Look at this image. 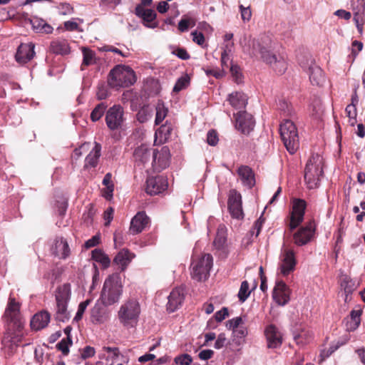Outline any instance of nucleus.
Segmentation results:
<instances>
[{"label": "nucleus", "instance_id": "f257e3e1", "mask_svg": "<svg viewBox=\"0 0 365 365\" xmlns=\"http://www.w3.org/2000/svg\"><path fill=\"white\" fill-rule=\"evenodd\" d=\"M4 317L7 328L2 339L4 349L12 354L20 345L24 337V321L20 312V304L14 297H10Z\"/></svg>", "mask_w": 365, "mask_h": 365}, {"label": "nucleus", "instance_id": "9d476101", "mask_svg": "<svg viewBox=\"0 0 365 365\" xmlns=\"http://www.w3.org/2000/svg\"><path fill=\"white\" fill-rule=\"evenodd\" d=\"M152 166L155 172H160L168 167L170 164V153L167 146H164L160 150H153L152 153Z\"/></svg>", "mask_w": 365, "mask_h": 365}, {"label": "nucleus", "instance_id": "7c9ffc66", "mask_svg": "<svg viewBox=\"0 0 365 365\" xmlns=\"http://www.w3.org/2000/svg\"><path fill=\"white\" fill-rule=\"evenodd\" d=\"M91 322L95 324H103L108 320L106 311L100 305H95L91 310Z\"/></svg>", "mask_w": 365, "mask_h": 365}, {"label": "nucleus", "instance_id": "a878e982", "mask_svg": "<svg viewBox=\"0 0 365 365\" xmlns=\"http://www.w3.org/2000/svg\"><path fill=\"white\" fill-rule=\"evenodd\" d=\"M51 319L50 314L46 311H43L36 314L31 320V327L36 331L45 328L49 323Z\"/></svg>", "mask_w": 365, "mask_h": 365}, {"label": "nucleus", "instance_id": "603ef678", "mask_svg": "<svg viewBox=\"0 0 365 365\" xmlns=\"http://www.w3.org/2000/svg\"><path fill=\"white\" fill-rule=\"evenodd\" d=\"M174 361L176 364L190 365L192 361V359L190 355L187 354H184L178 356H176Z\"/></svg>", "mask_w": 365, "mask_h": 365}, {"label": "nucleus", "instance_id": "c756f323", "mask_svg": "<svg viewBox=\"0 0 365 365\" xmlns=\"http://www.w3.org/2000/svg\"><path fill=\"white\" fill-rule=\"evenodd\" d=\"M101 145L95 143L93 148L91 150L85 160V168H95L98 165L101 156Z\"/></svg>", "mask_w": 365, "mask_h": 365}, {"label": "nucleus", "instance_id": "ea45409f", "mask_svg": "<svg viewBox=\"0 0 365 365\" xmlns=\"http://www.w3.org/2000/svg\"><path fill=\"white\" fill-rule=\"evenodd\" d=\"M155 110H156V114H155V124L159 125L163 122V120L167 116L168 109V108H166L163 102L159 101L157 103Z\"/></svg>", "mask_w": 365, "mask_h": 365}, {"label": "nucleus", "instance_id": "c85d7f7f", "mask_svg": "<svg viewBox=\"0 0 365 365\" xmlns=\"http://www.w3.org/2000/svg\"><path fill=\"white\" fill-rule=\"evenodd\" d=\"M339 282L341 289L344 291L345 294L344 301L348 302L350 300L349 295L356 289L355 283L349 276L345 274L340 275Z\"/></svg>", "mask_w": 365, "mask_h": 365}, {"label": "nucleus", "instance_id": "79ce46f5", "mask_svg": "<svg viewBox=\"0 0 365 365\" xmlns=\"http://www.w3.org/2000/svg\"><path fill=\"white\" fill-rule=\"evenodd\" d=\"M107 108V105L105 103H98L94 109L92 110L91 113V119L93 122H96L103 115L106 110Z\"/></svg>", "mask_w": 365, "mask_h": 365}, {"label": "nucleus", "instance_id": "6e6d98bb", "mask_svg": "<svg viewBox=\"0 0 365 365\" xmlns=\"http://www.w3.org/2000/svg\"><path fill=\"white\" fill-rule=\"evenodd\" d=\"M91 146L90 143L82 144L78 148H76L73 151V157L76 160L79 158L83 153L87 152Z\"/></svg>", "mask_w": 365, "mask_h": 365}, {"label": "nucleus", "instance_id": "a19ab883", "mask_svg": "<svg viewBox=\"0 0 365 365\" xmlns=\"http://www.w3.org/2000/svg\"><path fill=\"white\" fill-rule=\"evenodd\" d=\"M152 114L153 109L149 106H144L136 114V118L140 123H145L151 118Z\"/></svg>", "mask_w": 365, "mask_h": 365}, {"label": "nucleus", "instance_id": "2f4dec72", "mask_svg": "<svg viewBox=\"0 0 365 365\" xmlns=\"http://www.w3.org/2000/svg\"><path fill=\"white\" fill-rule=\"evenodd\" d=\"M50 50L53 53L58 55H66L71 51L69 44L66 39H56L51 41Z\"/></svg>", "mask_w": 365, "mask_h": 365}, {"label": "nucleus", "instance_id": "338daca9", "mask_svg": "<svg viewBox=\"0 0 365 365\" xmlns=\"http://www.w3.org/2000/svg\"><path fill=\"white\" fill-rule=\"evenodd\" d=\"M227 316H228V309L226 307H223L222 309L217 312L214 315L216 321L219 322L224 320Z\"/></svg>", "mask_w": 365, "mask_h": 365}, {"label": "nucleus", "instance_id": "9b49d317", "mask_svg": "<svg viewBox=\"0 0 365 365\" xmlns=\"http://www.w3.org/2000/svg\"><path fill=\"white\" fill-rule=\"evenodd\" d=\"M280 272L286 276L294 270L297 261L292 250L284 248L280 255Z\"/></svg>", "mask_w": 365, "mask_h": 365}, {"label": "nucleus", "instance_id": "58836bf2", "mask_svg": "<svg viewBox=\"0 0 365 365\" xmlns=\"http://www.w3.org/2000/svg\"><path fill=\"white\" fill-rule=\"evenodd\" d=\"M226 241V228L224 225H220L217 228V235L214 240V245L218 250L222 249Z\"/></svg>", "mask_w": 365, "mask_h": 365}, {"label": "nucleus", "instance_id": "39448f33", "mask_svg": "<svg viewBox=\"0 0 365 365\" xmlns=\"http://www.w3.org/2000/svg\"><path fill=\"white\" fill-rule=\"evenodd\" d=\"M140 314L139 302L135 299H131L122 304L118 312V318L123 327L131 328L137 324Z\"/></svg>", "mask_w": 365, "mask_h": 365}, {"label": "nucleus", "instance_id": "f8f14e48", "mask_svg": "<svg viewBox=\"0 0 365 365\" xmlns=\"http://www.w3.org/2000/svg\"><path fill=\"white\" fill-rule=\"evenodd\" d=\"M168 180L163 176L148 178L146 180V192L150 195L160 194L167 190Z\"/></svg>", "mask_w": 365, "mask_h": 365}, {"label": "nucleus", "instance_id": "393cba45", "mask_svg": "<svg viewBox=\"0 0 365 365\" xmlns=\"http://www.w3.org/2000/svg\"><path fill=\"white\" fill-rule=\"evenodd\" d=\"M227 101L236 110L245 108L247 104V96L242 92L235 91L228 95Z\"/></svg>", "mask_w": 365, "mask_h": 365}, {"label": "nucleus", "instance_id": "cd10ccee", "mask_svg": "<svg viewBox=\"0 0 365 365\" xmlns=\"http://www.w3.org/2000/svg\"><path fill=\"white\" fill-rule=\"evenodd\" d=\"M151 156V149L148 148L145 145L138 147L133 154L135 163L138 165H144L149 162Z\"/></svg>", "mask_w": 365, "mask_h": 365}, {"label": "nucleus", "instance_id": "0e129e2a", "mask_svg": "<svg viewBox=\"0 0 365 365\" xmlns=\"http://www.w3.org/2000/svg\"><path fill=\"white\" fill-rule=\"evenodd\" d=\"M190 24L193 26L195 24L194 21L191 19H181L178 23V29L181 32H184L187 30Z\"/></svg>", "mask_w": 365, "mask_h": 365}, {"label": "nucleus", "instance_id": "8fccbe9b", "mask_svg": "<svg viewBox=\"0 0 365 365\" xmlns=\"http://www.w3.org/2000/svg\"><path fill=\"white\" fill-rule=\"evenodd\" d=\"M279 109L284 116H292L294 114L292 105L284 100L279 101Z\"/></svg>", "mask_w": 365, "mask_h": 365}, {"label": "nucleus", "instance_id": "49530a36", "mask_svg": "<svg viewBox=\"0 0 365 365\" xmlns=\"http://www.w3.org/2000/svg\"><path fill=\"white\" fill-rule=\"evenodd\" d=\"M190 83V78L188 76L185 75L183 76H181L177 82L175 83L174 87H173V92L178 93L179 91H182V89L185 88Z\"/></svg>", "mask_w": 365, "mask_h": 365}, {"label": "nucleus", "instance_id": "5fc2aeb1", "mask_svg": "<svg viewBox=\"0 0 365 365\" xmlns=\"http://www.w3.org/2000/svg\"><path fill=\"white\" fill-rule=\"evenodd\" d=\"M244 322H243L242 317H235V318L228 320L226 322V327L229 329L234 330L237 328L240 327V325L242 324Z\"/></svg>", "mask_w": 365, "mask_h": 365}, {"label": "nucleus", "instance_id": "e2e57ef3", "mask_svg": "<svg viewBox=\"0 0 365 365\" xmlns=\"http://www.w3.org/2000/svg\"><path fill=\"white\" fill-rule=\"evenodd\" d=\"M227 343V338L225 336V334L222 333L220 334L215 341V348L217 349H220L222 348Z\"/></svg>", "mask_w": 365, "mask_h": 365}, {"label": "nucleus", "instance_id": "f03ea898", "mask_svg": "<svg viewBox=\"0 0 365 365\" xmlns=\"http://www.w3.org/2000/svg\"><path fill=\"white\" fill-rule=\"evenodd\" d=\"M123 284L119 274L109 275L105 280L101 294V300L105 306L118 303L123 294Z\"/></svg>", "mask_w": 365, "mask_h": 365}, {"label": "nucleus", "instance_id": "a18cd8bd", "mask_svg": "<svg viewBox=\"0 0 365 365\" xmlns=\"http://www.w3.org/2000/svg\"><path fill=\"white\" fill-rule=\"evenodd\" d=\"M72 344L71 337H66L63 339L60 342L56 344V348L62 352L63 355H67L69 353V346Z\"/></svg>", "mask_w": 365, "mask_h": 365}, {"label": "nucleus", "instance_id": "0eeeda50", "mask_svg": "<svg viewBox=\"0 0 365 365\" xmlns=\"http://www.w3.org/2000/svg\"><path fill=\"white\" fill-rule=\"evenodd\" d=\"M212 266V257L210 254H204L197 260L192 263V277L197 281L205 280Z\"/></svg>", "mask_w": 365, "mask_h": 365}, {"label": "nucleus", "instance_id": "473e14b6", "mask_svg": "<svg viewBox=\"0 0 365 365\" xmlns=\"http://www.w3.org/2000/svg\"><path fill=\"white\" fill-rule=\"evenodd\" d=\"M133 257V255L128 250H122L115 257L113 262L120 267L121 271H124Z\"/></svg>", "mask_w": 365, "mask_h": 365}, {"label": "nucleus", "instance_id": "3c124183", "mask_svg": "<svg viewBox=\"0 0 365 365\" xmlns=\"http://www.w3.org/2000/svg\"><path fill=\"white\" fill-rule=\"evenodd\" d=\"M250 294V291H249V284L247 281H243L241 284L239 292L238 297L241 302H245L247 297Z\"/></svg>", "mask_w": 365, "mask_h": 365}, {"label": "nucleus", "instance_id": "4be33fe9", "mask_svg": "<svg viewBox=\"0 0 365 365\" xmlns=\"http://www.w3.org/2000/svg\"><path fill=\"white\" fill-rule=\"evenodd\" d=\"M265 336L269 348H277L281 346L282 334L274 325H269L265 329Z\"/></svg>", "mask_w": 365, "mask_h": 365}, {"label": "nucleus", "instance_id": "69168bd1", "mask_svg": "<svg viewBox=\"0 0 365 365\" xmlns=\"http://www.w3.org/2000/svg\"><path fill=\"white\" fill-rule=\"evenodd\" d=\"M114 191V185H110L106 187L102 190V195L108 200H110L113 198Z\"/></svg>", "mask_w": 365, "mask_h": 365}, {"label": "nucleus", "instance_id": "052dcab7", "mask_svg": "<svg viewBox=\"0 0 365 365\" xmlns=\"http://www.w3.org/2000/svg\"><path fill=\"white\" fill-rule=\"evenodd\" d=\"M191 35L192 36V41L197 44L202 46L205 43V37L202 33L195 31L191 33Z\"/></svg>", "mask_w": 365, "mask_h": 365}, {"label": "nucleus", "instance_id": "6e6552de", "mask_svg": "<svg viewBox=\"0 0 365 365\" xmlns=\"http://www.w3.org/2000/svg\"><path fill=\"white\" fill-rule=\"evenodd\" d=\"M259 53L262 60L269 64L277 74L281 75L285 72L287 65L284 57L272 53L264 47L260 48Z\"/></svg>", "mask_w": 365, "mask_h": 365}, {"label": "nucleus", "instance_id": "09e8293b", "mask_svg": "<svg viewBox=\"0 0 365 365\" xmlns=\"http://www.w3.org/2000/svg\"><path fill=\"white\" fill-rule=\"evenodd\" d=\"M91 302V299H86L79 304L77 312L73 318V322H78L82 319L83 314Z\"/></svg>", "mask_w": 365, "mask_h": 365}, {"label": "nucleus", "instance_id": "bb28decb", "mask_svg": "<svg viewBox=\"0 0 365 365\" xmlns=\"http://www.w3.org/2000/svg\"><path fill=\"white\" fill-rule=\"evenodd\" d=\"M307 72L312 85L317 86L323 85L325 81V78L323 71L319 66L312 62L308 68Z\"/></svg>", "mask_w": 365, "mask_h": 365}, {"label": "nucleus", "instance_id": "c9c22d12", "mask_svg": "<svg viewBox=\"0 0 365 365\" xmlns=\"http://www.w3.org/2000/svg\"><path fill=\"white\" fill-rule=\"evenodd\" d=\"M103 350L107 353L106 360L111 361L110 365H115L120 361V358H124L123 355L120 354L119 349L117 347L104 346Z\"/></svg>", "mask_w": 365, "mask_h": 365}, {"label": "nucleus", "instance_id": "423d86ee", "mask_svg": "<svg viewBox=\"0 0 365 365\" xmlns=\"http://www.w3.org/2000/svg\"><path fill=\"white\" fill-rule=\"evenodd\" d=\"M282 140L287 150L294 154L299 146V136L297 127L291 120H284L279 127Z\"/></svg>", "mask_w": 365, "mask_h": 365}, {"label": "nucleus", "instance_id": "2eb2a0df", "mask_svg": "<svg viewBox=\"0 0 365 365\" xmlns=\"http://www.w3.org/2000/svg\"><path fill=\"white\" fill-rule=\"evenodd\" d=\"M135 14L142 19L143 24L145 26L151 29H155L158 26V23L155 21L156 13L154 10L145 9L141 5H137L135 9Z\"/></svg>", "mask_w": 365, "mask_h": 365}, {"label": "nucleus", "instance_id": "6ab92c4d", "mask_svg": "<svg viewBox=\"0 0 365 365\" xmlns=\"http://www.w3.org/2000/svg\"><path fill=\"white\" fill-rule=\"evenodd\" d=\"M273 298L281 306L285 305L289 301V290L284 282L279 281L276 284L273 290Z\"/></svg>", "mask_w": 365, "mask_h": 365}, {"label": "nucleus", "instance_id": "680f3d73", "mask_svg": "<svg viewBox=\"0 0 365 365\" xmlns=\"http://www.w3.org/2000/svg\"><path fill=\"white\" fill-rule=\"evenodd\" d=\"M73 13V8L67 3L61 4L60 6V14L61 15H70Z\"/></svg>", "mask_w": 365, "mask_h": 365}, {"label": "nucleus", "instance_id": "864d4df0", "mask_svg": "<svg viewBox=\"0 0 365 365\" xmlns=\"http://www.w3.org/2000/svg\"><path fill=\"white\" fill-rule=\"evenodd\" d=\"M45 22L46 21L44 20L37 17H34L30 20L33 29L37 33H40L41 31Z\"/></svg>", "mask_w": 365, "mask_h": 365}, {"label": "nucleus", "instance_id": "72a5a7b5", "mask_svg": "<svg viewBox=\"0 0 365 365\" xmlns=\"http://www.w3.org/2000/svg\"><path fill=\"white\" fill-rule=\"evenodd\" d=\"M71 285L70 284H63L59 286L56 292V303H68L71 299Z\"/></svg>", "mask_w": 365, "mask_h": 365}, {"label": "nucleus", "instance_id": "e433bc0d", "mask_svg": "<svg viewBox=\"0 0 365 365\" xmlns=\"http://www.w3.org/2000/svg\"><path fill=\"white\" fill-rule=\"evenodd\" d=\"M312 333L307 329H302L299 333L294 334V339L299 345H304L310 341Z\"/></svg>", "mask_w": 365, "mask_h": 365}, {"label": "nucleus", "instance_id": "20e7f679", "mask_svg": "<svg viewBox=\"0 0 365 365\" xmlns=\"http://www.w3.org/2000/svg\"><path fill=\"white\" fill-rule=\"evenodd\" d=\"M323 158L321 155H313L307 161L304 169V181L309 189L317 188L323 175Z\"/></svg>", "mask_w": 365, "mask_h": 365}, {"label": "nucleus", "instance_id": "4c0bfd02", "mask_svg": "<svg viewBox=\"0 0 365 365\" xmlns=\"http://www.w3.org/2000/svg\"><path fill=\"white\" fill-rule=\"evenodd\" d=\"M92 259L102 264L104 268L109 267L110 260L101 250L95 249L92 251Z\"/></svg>", "mask_w": 365, "mask_h": 365}, {"label": "nucleus", "instance_id": "7ed1b4c3", "mask_svg": "<svg viewBox=\"0 0 365 365\" xmlns=\"http://www.w3.org/2000/svg\"><path fill=\"white\" fill-rule=\"evenodd\" d=\"M136 81L135 72L129 66L118 65L109 73L108 85L114 88L128 87Z\"/></svg>", "mask_w": 365, "mask_h": 365}, {"label": "nucleus", "instance_id": "bf43d9fd", "mask_svg": "<svg viewBox=\"0 0 365 365\" xmlns=\"http://www.w3.org/2000/svg\"><path fill=\"white\" fill-rule=\"evenodd\" d=\"M95 353H96V351L93 347L90 346H86L82 350L81 358L83 359L91 358L95 355Z\"/></svg>", "mask_w": 365, "mask_h": 365}, {"label": "nucleus", "instance_id": "a211bd4d", "mask_svg": "<svg viewBox=\"0 0 365 365\" xmlns=\"http://www.w3.org/2000/svg\"><path fill=\"white\" fill-rule=\"evenodd\" d=\"M51 252L59 259H66L70 255V248L65 239L57 237L51 246Z\"/></svg>", "mask_w": 365, "mask_h": 365}, {"label": "nucleus", "instance_id": "774afa93", "mask_svg": "<svg viewBox=\"0 0 365 365\" xmlns=\"http://www.w3.org/2000/svg\"><path fill=\"white\" fill-rule=\"evenodd\" d=\"M173 53L176 55L179 58L182 60H187L190 57L187 51L182 48H177L175 51H173Z\"/></svg>", "mask_w": 365, "mask_h": 365}, {"label": "nucleus", "instance_id": "37998d69", "mask_svg": "<svg viewBox=\"0 0 365 365\" xmlns=\"http://www.w3.org/2000/svg\"><path fill=\"white\" fill-rule=\"evenodd\" d=\"M361 311L352 310L350 313L351 321L348 322L347 329L350 330L356 329L360 324Z\"/></svg>", "mask_w": 365, "mask_h": 365}, {"label": "nucleus", "instance_id": "c03bdc74", "mask_svg": "<svg viewBox=\"0 0 365 365\" xmlns=\"http://www.w3.org/2000/svg\"><path fill=\"white\" fill-rule=\"evenodd\" d=\"M82 52L83 55V65L89 66L95 63V53L93 51L83 47Z\"/></svg>", "mask_w": 365, "mask_h": 365}, {"label": "nucleus", "instance_id": "aec40b11", "mask_svg": "<svg viewBox=\"0 0 365 365\" xmlns=\"http://www.w3.org/2000/svg\"><path fill=\"white\" fill-rule=\"evenodd\" d=\"M34 45L31 43H21L16 53V60L20 63H26L34 56Z\"/></svg>", "mask_w": 365, "mask_h": 365}, {"label": "nucleus", "instance_id": "ddd939ff", "mask_svg": "<svg viewBox=\"0 0 365 365\" xmlns=\"http://www.w3.org/2000/svg\"><path fill=\"white\" fill-rule=\"evenodd\" d=\"M305 208L306 202L304 200L300 199L294 200L289 222L290 230L295 229L303 221Z\"/></svg>", "mask_w": 365, "mask_h": 365}, {"label": "nucleus", "instance_id": "1a4fd4ad", "mask_svg": "<svg viewBox=\"0 0 365 365\" xmlns=\"http://www.w3.org/2000/svg\"><path fill=\"white\" fill-rule=\"evenodd\" d=\"M123 108L119 105L110 107L106 113V123L111 130L121 128L124 121Z\"/></svg>", "mask_w": 365, "mask_h": 365}, {"label": "nucleus", "instance_id": "de8ad7c7", "mask_svg": "<svg viewBox=\"0 0 365 365\" xmlns=\"http://www.w3.org/2000/svg\"><path fill=\"white\" fill-rule=\"evenodd\" d=\"M346 113L349 118V123L351 126H354L355 123H356V108L355 104H349L346 106Z\"/></svg>", "mask_w": 365, "mask_h": 365}, {"label": "nucleus", "instance_id": "412c9836", "mask_svg": "<svg viewBox=\"0 0 365 365\" xmlns=\"http://www.w3.org/2000/svg\"><path fill=\"white\" fill-rule=\"evenodd\" d=\"M149 218L143 212H138L131 220L129 231L135 235L141 232L148 225Z\"/></svg>", "mask_w": 365, "mask_h": 365}, {"label": "nucleus", "instance_id": "dca6fc26", "mask_svg": "<svg viewBox=\"0 0 365 365\" xmlns=\"http://www.w3.org/2000/svg\"><path fill=\"white\" fill-rule=\"evenodd\" d=\"M228 208L232 217L236 219L243 217L242 196L235 190L230 191L228 199Z\"/></svg>", "mask_w": 365, "mask_h": 365}, {"label": "nucleus", "instance_id": "f3484780", "mask_svg": "<svg viewBox=\"0 0 365 365\" xmlns=\"http://www.w3.org/2000/svg\"><path fill=\"white\" fill-rule=\"evenodd\" d=\"M236 128L243 133H249L255 126L252 115L245 111H239L235 115Z\"/></svg>", "mask_w": 365, "mask_h": 365}, {"label": "nucleus", "instance_id": "f704fd0d", "mask_svg": "<svg viewBox=\"0 0 365 365\" xmlns=\"http://www.w3.org/2000/svg\"><path fill=\"white\" fill-rule=\"evenodd\" d=\"M68 303H56L55 319L57 321L65 322L70 318V314L68 310Z\"/></svg>", "mask_w": 365, "mask_h": 365}, {"label": "nucleus", "instance_id": "5701e85b", "mask_svg": "<svg viewBox=\"0 0 365 365\" xmlns=\"http://www.w3.org/2000/svg\"><path fill=\"white\" fill-rule=\"evenodd\" d=\"M184 300V294L182 289L176 288L173 289L168 296V302L167 309L170 312H173L178 309Z\"/></svg>", "mask_w": 365, "mask_h": 365}, {"label": "nucleus", "instance_id": "13d9d810", "mask_svg": "<svg viewBox=\"0 0 365 365\" xmlns=\"http://www.w3.org/2000/svg\"><path fill=\"white\" fill-rule=\"evenodd\" d=\"M242 19L244 21H249L252 16V11L250 7H245L242 5L240 6Z\"/></svg>", "mask_w": 365, "mask_h": 365}, {"label": "nucleus", "instance_id": "4d7b16f0", "mask_svg": "<svg viewBox=\"0 0 365 365\" xmlns=\"http://www.w3.org/2000/svg\"><path fill=\"white\" fill-rule=\"evenodd\" d=\"M218 136L216 131L211 130L207 133V142L210 145L215 146L218 143Z\"/></svg>", "mask_w": 365, "mask_h": 365}, {"label": "nucleus", "instance_id": "4468645a", "mask_svg": "<svg viewBox=\"0 0 365 365\" xmlns=\"http://www.w3.org/2000/svg\"><path fill=\"white\" fill-rule=\"evenodd\" d=\"M314 231V223L309 222L304 227H301L294 234L293 238L294 243L298 246H302L307 244L313 237Z\"/></svg>", "mask_w": 365, "mask_h": 365}, {"label": "nucleus", "instance_id": "b1692460", "mask_svg": "<svg viewBox=\"0 0 365 365\" xmlns=\"http://www.w3.org/2000/svg\"><path fill=\"white\" fill-rule=\"evenodd\" d=\"M237 174L245 186L252 188L255 185V174L250 167L247 165L240 166L237 169Z\"/></svg>", "mask_w": 365, "mask_h": 365}]
</instances>
